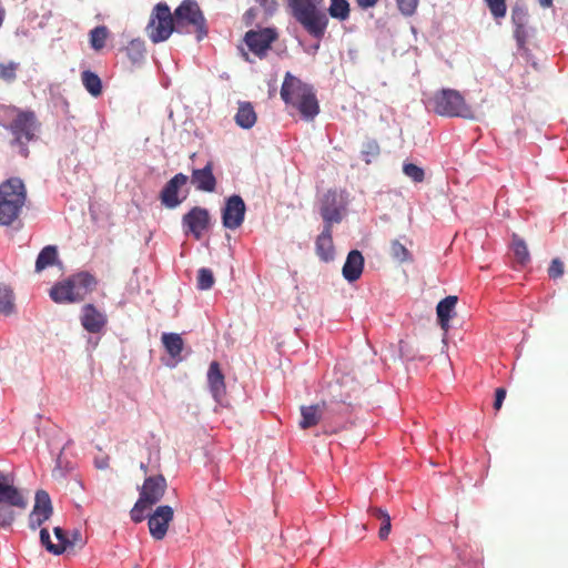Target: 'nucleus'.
<instances>
[{"instance_id":"obj_1","label":"nucleus","mask_w":568,"mask_h":568,"mask_svg":"<svg viewBox=\"0 0 568 568\" xmlns=\"http://www.w3.org/2000/svg\"><path fill=\"white\" fill-rule=\"evenodd\" d=\"M290 14L314 39L321 40L328 27V16L338 21L349 18L347 0H331L326 8L324 0H286Z\"/></svg>"},{"instance_id":"obj_2","label":"nucleus","mask_w":568,"mask_h":568,"mask_svg":"<svg viewBox=\"0 0 568 568\" xmlns=\"http://www.w3.org/2000/svg\"><path fill=\"white\" fill-rule=\"evenodd\" d=\"M0 125L11 132L12 144L19 146V153L24 158L28 156L27 144L34 139L38 129L34 113L0 104Z\"/></svg>"},{"instance_id":"obj_3","label":"nucleus","mask_w":568,"mask_h":568,"mask_svg":"<svg viewBox=\"0 0 568 568\" xmlns=\"http://www.w3.org/2000/svg\"><path fill=\"white\" fill-rule=\"evenodd\" d=\"M281 98L285 103L296 106L306 121L313 120L320 112L313 88L303 83L290 72L285 74L281 88Z\"/></svg>"},{"instance_id":"obj_4","label":"nucleus","mask_w":568,"mask_h":568,"mask_svg":"<svg viewBox=\"0 0 568 568\" xmlns=\"http://www.w3.org/2000/svg\"><path fill=\"white\" fill-rule=\"evenodd\" d=\"M27 197L23 182L18 178L0 184V224L9 226L19 216Z\"/></svg>"},{"instance_id":"obj_5","label":"nucleus","mask_w":568,"mask_h":568,"mask_svg":"<svg viewBox=\"0 0 568 568\" xmlns=\"http://www.w3.org/2000/svg\"><path fill=\"white\" fill-rule=\"evenodd\" d=\"M28 503L14 486L10 474L0 471V527H10L16 519L14 508L24 509Z\"/></svg>"},{"instance_id":"obj_6","label":"nucleus","mask_w":568,"mask_h":568,"mask_svg":"<svg viewBox=\"0 0 568 568\" xmlns=\"http://www.w3.org/2000/svg\"><path fill=\"white\" fill-rule=\"evenodd\" d=\"M433 101L436 113L440 115L475 119L473 110L456 90L443 89L434 97Z\"/></svg>"},{"instance_id":"obj_7","label":"nucleus","mask_w":568,"mask_h":568,"mask_svg":"<svg viewBox=\"0 0 568 568\" xmlns=\"http://www.w3.org/2000/svg\"><path fill=\"white\" fill-rule=\"evenodd\" d=\"M146 31L154 43L165 41L173 31H176L174 13H171L166 3H158L154 7Z\"/></svg>"},{"instance_id":"obj_8","label":"nucleus","mask_w":568,"mask_h":568,"mask_svg":"<svg viewBox=\"0 0 568 568\" xmlns=\"http://www.w3.org/2000/svg\"><path fill=\"white\" fill-rule=\"evenodd\" d=\"M174 19L176 32H182L184 26L191 24L196 29L197 40H202L207 34L205 18L194 0H183L174 11Z\"/></svg>"},{"instance_id":"obj_9","label":"nucleus","mask_w":568,"mask_h":568,"mask_svg":"<svg viewBox=\"0 0 568 568\" xmlns=\"http://www.w3.org/2000/svg\"><path fill=\"white\" fill-rule=\"evenodd\" d=\"M346 207V200L343 193L328 191L324 194L321 203V216L324 225L332 226L333 223H339L343 219V212Z\"/></svg>"},{"instance_id":"obj_10","label":"nucleus","mask_w":568,"mask_h":568,"mask_svg":"<svg viewBox=\"0 0 568 568\" xmlns=\"http://www.w3.org/2000/svg\"><path fill=\"white\" fill-rule=\"evenodd\" d=\"M246 205L243 199L233 194L226 199L222 209V223L225 229L236 230L244 222Z\"/></svg>"},{"instance_id":"obj_11","label":"nucleus","mask_w":568,"mask_h":568,"mask_svg":"<svg viewBox=\"0 0 568 568\" xmlns=\"http://www.w3.org/2000/svg\"><path fill=\"white\" fill-rule=\"evenodd\" d=\"M53 513L50 496L44 490L36 493L34 506L29 515V528L36 530L47 521Z\"/></svg>"},{"instance_id":"obj_12","label":"nucleus","mask_w":568,"mask_h":568,"mask_svg":"<svg viewBox=\"0 0 568 568\" xmlns=\"http://www.w3.org/2000/svg\"><path fill=\"white\" fill-rule=\"evenodd\" d=\"M173 508L168 505L159 506L149 517V529L151 536L156 540H162L168 531L170 521L173 519Z\"/></svg>"},{"instance_id":"obj_13","label":"nucleus","mask_w":568,"mask_h":568,"mask_svg":"<svg viewBox=\"0 0 568 568\" xmlns=\"http://www.w3.org/2000/svg\"><path fill=\"white\" fill-rule=\"evenodd\" d=\"M275 39L276 32L271 28H265L260 31L250 30L245 34L246 45L254 54L260 58L266 53Z\"/></svg>"},{"instance_id":"obj_14","label":"nucleus","mask_w":568,"mask_h":568,"mask_svg":"<svg viewBox=\"0 0 568 568\" xmlns=\"http://www.w3.org/2000/svg\"><path fill=\"white\" fill-rule=\"evenodd\" d=\"M183 226L187 227L186 233H192L196 240H200L203 231L210 224V214L206 209L195 206L190 210L182 219Z\"/></svg>"},{"instance_id":"obj_15","label":"nucleus","mask_w":568,"mask_h":568,"mask_svg":"<svg viewBox=\"0 0 568 568\" xmlns=\"http://www.w3.org/2000/svg\"><path fill=\"white\" fill-rule=\"evenodd\" d=\"M166 489V479L162 475L145 478L139 499L150 507L161 500Z\"/></svg>"},{"instance_id":"obj_16","label":"nucleus","mask_w":568,"mask_h":568,"mask_svg":"<svg viewBox=\"0 0 568 568\" xmlns=\"http://www.w3.org/2000/svg\"><path fill=\"white\" fill-rule=\"evenodd\" d=\"M189 178L183 173L175 174L171 180L166 182L161 191L160 199L161 203L168 209L178 207L182 200L179 199V190L186 184Z\"/></svg>"},{"instance_id":"obj_17","label":"nucleus","mask_w":568,"mask_h":568,"mask_svg":"<svg viewBox=\"0 0 568 568\" xmlns=\"http://www.w3.org/2000/svg\"><path fill=\"white\" fill-rule=\"evenodd\" d=\"M81 324L89 333H99L106 324V315L92 304L82 307Z\"/></svg>"},{"instance_id":"obj_18","label":"nucleus","mask_w":568,"mask_h":568,"mask_svg":"<svg viewBox=\"0 0 568 568\" xmlns=\"http://www.w3.org/2000/svg\"><path fill=\"white\" fill-rule=\"evenodd\" d=\"M364 267V257L357 250H353L348 253L344 263L342 273L346 281L355 282L362 275Z\"/></svg>"},{"instance_id":"obj_19","label":"nucleus","mask_w":568,"mask_h":568,"mask_svg":"<svg viewBox=\"0 0 568 568\" xmlns=\"http://www.w3.org/2000/svg\"><path fill=\"white\" fill-rule=\"evenodd\" d=\"M71 286L73 288V295L79 301H82L84 296L92 291L95 285L94 277L87 272H80L69 277Z\"/></svg>"},{"instance_id":"obj_20","label":"nucleus","mask_w":568,"mask_h":568,"mask_svg":"<svg viewBox=\"0 0 568 568\" xmlns=\"http://www.w3.org/2000/svg\"><path fill=\"white\" fill-rule=\"evenodd\" d=\"M192 183L197 190L204 192H213L215 190L216 180L213 175L211 163H207L203 169L193 170Z\"/></svg>"},{"instance_id":"obj_21","label":"nucleus","mask_w":568,"mask_h":568,"mask_svg":"<svg viewBox=\"0 0 568 568\" xmlns=\"http://www.w3.org/2000/svg\"><path fill=\"white\" fill-rule=\"evenodd\" d=\"M317 255L324 261H332L334 257V245L332 240V226L324 225L322 233L316 240Z\"/></svg>"},{"instance_id":"obj_22","label":"nucleus","mask_w":568,"mask_h":568,"mask_svg":"<svg viewBox=\"0 0 568 568\" xmlns=\"http://www.w3.org/2000/svg\"><path fill=\"white\" fill-rule=\"evenodd\" d=\"M207 381L211 393L216 400H220L225 392L224 376L217 362H212L207 372Z\"/></svg>"},{"instance_id":"obj_23","label":"nucleus","mask_w":568,"mask_h":568,"mask_svg":"<svg viewBox=\"0 0 568 568\" xmlns=\"http://www.w3.org/2000/svg\"><path fill=\"white\" fill-rule=\"evenodd\" d=\"M457 301V296L449 295L437 304V318L440 327L444 331H447L449 327V320L452 317V314L454 313Z\"/></svg>"},{"instance_id":"obj_24","label":"nucleus","mask_w":568,"mask_h":568,"mask_svg":"<svg viewBox=\"0 0 568 568\" xmlns=\"http://www.w3.org/2000/svg\"><path fill=\"white\" fill-rule=\"evenodd\" d=\"M256 113L251 102H239V109L234 116L235 123L242 129H251L256 123Z\"/></svg>"},{"instance_id":"obj_25","label":"nucleus","mask_w":568,"mask_h":568,"mask_svg":"<svg viewBox=\"0 0 568 568\" xmlns=\"http://www.w3.org/2000/svg\"><path fill=\"white\" fill-rule=\"evenodd\" d=\"M324 413V404H316L311 406H301V420L300 426L303 429L315 426L322 418Z\"/></svg>"},{"instance_id":"obj_26","label":"nucleus","mask_w":568,"mask_h":568,"mask_svg":"<svg viewBox=\"0 0 568 568\" xmlns=\"http://www.w3.org/2000/svg\"><path fill=\"white\" fill-rule=\"evenodd\" d=\"M73 293V288L68 278L52 286V288L50 290V297L55 303H74L78 302V300L75 298Z\"/></svg>"},{"instance_id":"obj_27","label":"nucleus","mask_w":568,"mask_h":568,"mask_svg":"<svg viewBox=\"0 0 568 568\" xmlns=\"http://www.w3.org/2000/svg\"><path fill=\"white\" fill-rule=\"evenodd\" d=\"M14 312V294L8 285L0 283V314L10 316Z\"/></svg>"},{"instance_id":"obj_28","label":"nucleus","mask_w":568,"mask_h":568,"mask_svg":"<svg viewBox=\"0 0 568 568\" xmlns=\"http://www.w3.org/2000/svg\"><path fill=\"white\" fill-rule=\"evenodd\" d=\"M58 257V251L54 245L44 246L36 261V272L40 273L45 270L48 266H51L55 263Z\"/></svg>"},{"instance_id":"obj_29","label":"nucleus","mask_w":568,"mask_h":568,"mask_svg":"<svg viewBox=\"0 0 568 568\" xmlns=\"http://www.w3.org/2000/svg\"><path fill=\"white\" fill-rule=\"evenodd\" d=\"M368 513L371 516L381 520L379 521L381 528L378 531V536L383 540L386 539L392 529L390 516L388 515V513L386 510L378 508V507H371L368 509Z\"/></svg>"},{"instance_id":"obj_30","label":"nucleus","mask_w":568,"mask_h":568,"mask_svg":"<svg viewBox=\"0 0 568 568\" xmlns=\"http://www.w3.org/2000/svg\"><path fill=\"white\" fill-rule=\"evenodd\" d=\"M82 84L92 97H99L102 93V82L99 75L90 70L81 74Z\"/></svg>"},{"instance_id":"obj_31","label":"nucleus","mask_w":568,"mask_h":568,"mask_svg":"<svg viewBox=\"0 0 568 568\" xmlns=\"http://www.w3.org/2000/svg\"><path fill=\"white\" fill-rule=\"evenodd\" d=\"M162 343L166 352L173 357L180 356L183 349V339L176 333H164L162 335Z\"/></svg>"},{"instance_id":"obj_32","label":"nucleus","mask_w":568,"mask_h":568,"mask_svg":"<svg viewBox=\"0 0 568 568\" xmlns=\"http://www.w3.org/2000/svg\"><path fill=\"white\" fill-rule=\"evenodd\" d=\"M126 53L129 59L133 63H140L144 60L145 57V45L144 42L140 39L132 40L126 47Z\"/></svg>"},{"instance_id":"obj_33","label":"nucleus","mask_w":568,"mask_h":568,"mask_svg":"<svg viewBox=\"0 0 568 568\" xmlns=\"http://www.w3.org/2000/svg\"><path fill=\"white\" fill-rule=\"evenodd\" d=\"M109 31L104 26L95 27L90 31V44L95 50L99 51L104 48L105 41L108 38Z\"/></svg>"},{"instance_id":"obj_34","label":"nucleus","mask_w":568,"mask_h":568,"mask_svg":"<svg viewBox=\"0 0 568 568\" xmlns=\"http://www.w3.org/2000/svg\"><path fill=\"white\" fill-rule=\"evenodd\" d=\"M513 250L517 261L520 264H525L529 261V252L527 245L525 241L517 235L513 236Z\"/></svg>"},{"instance_id":"obj_35","label":"nucleus","mask_w":568,"mask_h":568,"mask_svg":"<svg viewBox=\"0 0 568 568\" xmlns=\"http://www.w3.org/2000/svg\"><path fill=\"white\" fill-rule=\"evenodd\" d=\"M389 252L390 256L399 263L407 262L410 258L409 251L398 240L392 241Z\"/></svg>"},{"instance_id":"obj_36","label":"nucleus","mask_w":568,"mask_h":568,"mask_svg":"<svg viewBox=\"0 0 568 568\" xmlns=\"http://www.w3.org/2000/svg\"><path fill=\"white\" fill-rule=\"evenodd\" d=\"M196 286L201 291L210 290L214 285V275L210 268L201 267L197 271Z\"/></svg>"},{"instance_id":"obj_37","label":"nucleus","mask_w":568,"mask_h":568,"mask_svg":"<svg viewBox=\"0 0 568 568\" xmlns=\"http://www.w3.org/2000/svg\"><path fill=\"white\" fill-rule=\"evenodd\" d=\"M403 173L415 183H420L425 179L424 169L414 163H404Z\"/></svg>"},{"instance_id":"obj_38","label":"nucleus","mask_w":568,"mask_h":568,"mask_svg":"<svg viewBox=\"0 0 568 568\" xmlns=\"http://www.w3.org/2000/svg\"><path fill=\"white\" fill-rule=\"evenodd\" d=\"M19 68V63L14 61H10L8 63L0 62V80H3L8 83H11L17 78V70Z\"/></svg>"},{"instance_id":"obj_39","label":"nucleus","mask_w":568,"mask_h":568,"mask_svg":"<svg viewBox=\"0 0 568 568\" xmlns=\"http://www.w3.org/2000/svg\"><path fill=\"white\" fill-rule=\"evenodd\" d=\"M379 154V145L375 140H367L363 143L362 155L366 163H371L373 158Z\"/></svg>"},{"instance_id":"obj_40","label":"nucleus","mask_w":568,"mask_h":568,"mask_svg":"<svg viewBox=\"0 0 568 568\" xmlns=\"http://www.w3.org/2000/svg\"><path fill=\"white\" fill-rule=\"evenodd\" d=\"M40 541L45 549L53 555H61L63 552V547L55 546V544L51 541L50 534L47 528H42L40 530Z\"/></svg>"},{"instance_id":"obj_41","label":"nucleus","mask_w":568,"mask_h":568,"mask_svg":"<svg viewBox=\"0 0 568 568\" xmlns=\"http://www.w3.org/2000/svg\"><path fill=\"white\" fill-rule=\"evenodd\" d=\"M53 534L59 541L58 544H55V546L63 547V552L68 548L77 546V541H71L70 538L67 536L65 531L61 527H54Z\"/></svg>"},{"instance_id":"obj_42","label":"nucleus","mask_w":568,"mask_h":568,"mask_svg":"<svg viewBox=\"0 0 568 568\" xmlns=\"http://www.w3.org/2000/svg\"><path fill=\"white\" fill-rule=\"evenodd\" d=\"M487 6L495 18H503L506 14L505 0H485Z\"/></svg>"},{"instance_id":"obj_43","label":"nucleus","mask_w":568,"mask_h":568,"mask_svg":"<svg viewBox=\"0 0 568 568\" xmlns=\"http://www.w3.org/2000/svg\"><path fill=\"white\" fill-rule=\"evenodd\" d=\"M399 11L409 17L415 13L418 0H396Z\"/></svg>"},{"instance_id":"obj_44","label":"nucleus","mask_w":568,"mask_h":568,"mask_svg":"<svg viewBox=\"0 0 568 568\" xmlns=\"http://www.w3.org/2000/svg\"><path fill=\"white\" fill-rule=\"evenodd\" d=\"M150 506L138 499L134 507L130 511L131 519L134 523H141L144 519L143 511Z\"/></svg>"},{"instance_id":"obj_45","label":"nucleus","mask_w":568,"mask_h":568,"mask_svg":"<svg viewBox=\"0 0 568 568\" xmlns=\"http://www.w3.org/2000/svg\"><path fill=\"white\" fill-rule=\"evenodd\" d=\"M514 36L517 41L518 50L526 54L528 50L525 47V42L527 39V31L525 26L516 27Z\"/></svg>"},{"instance_id":"obj_46","label":"nucleus","mask_w":568,"mask_h":568,"mask_svg":"<svg viewBox=\"0 0 568 568\" xmlns=\"http://www.w3.org/2000/svg\"><path fill=\"white\" fill-rule=\"evenodd\" d=\"M511 20L515 27L526 26L527 23V12L521 7H515L511 10Z\"/></svg>"},{"instance_id":"obj_47","label":"nucleus","mask_w":568,"mask_h":568,"mask_svg":"<svg viewBox=\"0 0 568 568\" xmlns=\"http://www.w3.org/2000/svg\"><path fill=\"white\" fill-rule=\"evenodd\" d=\"M548 273L552 278L561 277L564 274V263L559 258H554L549 266Z\"/></svg>"},{"instance_id":"obj_48","label":"nucleus","mask_w":568,"mask_h":568,"mask_svg":"<svg viewBox=\"0 0 568 568\" xmlns=\"http://www.w3.org/2000/svg\"><path fill=\"white\" fill-rule=\"evenodd\" d=\"M267 14H273L276 11V0H255Z\"/></svg>"},{"instance_id":"obj_49","label":"nucleus","mask_w":568,"mask_h":568,"mask_svg":"<svg viewBox=\"0 0 568 568\" xmlns=\"http://www.w3.org/2000/svg\"><path fill=\"white\" fill-rule=\"evenodd\" d=\"M505 397H506V389L497 388L496 393H495V402H494L495 409H500V407L503 406Z\"/></svg>"},{"instance_id":"obj_50","label":"nucleus","mask_w":568,"mask_h":568,"mask_svg":"<svg viewBox=\"0 0 568 568\" xmlns=\"http://www.w3.org/2000/svg\"><path fill=\"white\" fill-rule=\"evenodd\" d=\"M52 476L54 478H57V479L63 477V471H62V468H61V456H59L58 459H57V466L52 470Z\"/></svg>"},{"instance_id":"obj_51","label":"nucleus","mask_w":568,"mask_h":568,"mask_svg":"<svg viewBox=\"0 0 568 568\" xmlns=\"http://www.w3.org/2000/svg\"><path fill=\"white\" fill-rule=\"evenodd\" d=\"M356 1H357V4L363 9L372 8L378 2V0H356Z\"/></svg>"},{"instance_id":"obj_52","label":"nucleus","mask_w":568,"mask_h":568,"mask_svg":"<svg viewBox=\"0 0 568 568\" xmlns=\"http://www.w3.org/2000/svg\"><path fill=\"white\" fill-rule=\"evenodd\" d=\"M71 541H77V546L82 545V536L79 530H74L72 532V538H70Z\"/></svg>"},{"instance_id":"obj_53","label":"nucleus","mask_w":568,"mask_h":568,"mask_svg":"<svg viewBox=\"0 0 568 568\" xmlns=\"http://www.w3.org/2000/svg\"><path fill=\"white\" fill-rule=\"evenodd\" d=\"M540 7L550 8L552 6L554 0H538Z\"/></svg>"},{"instance_id":"obj_54","label":"nucleus","mask_w":568,"mask_h":568,"mask_svg":"<svg viewBox=\"0 0 568 568\" xmlns=\"http://www.w3.org/2000/svg\"><path fill=\"white\" fill-rule=\"evenodd\" d=\"M97 467L100 468V469H104L108 467V460L106 459H102V460H97Z\"/></svg>"},{"instance_id":"obj_55","label":"nucleus","mask_w":568,"mask_h":568,"mask_svg":"<svg viewBox=\"0 0 568 568\" xmlns=\"http://www.w3.org/2000/svg\"><path fill=\"white\" fill-rule=\"evenodd\" d=\"M3 18H4V9L2 7H0V26L2 24Z\"/></svg>"},{"instance_id":"obj_56","label":"nucleus","mask_w":568,"mask_h":568,"mask_svg":"<svg viewBox=\"0 0 568 568\" xmlns=\"http://www.w3.org/2000/svg\"><path fill=\"white\" fill-rule=\"evenodd\" d=\"M245 14L247 16V18L254 17V9L247 10Z\"/></svg>"},{"instance_id":"obj_57","label":"nucleus","mask_w":568,"mask_h":568,"mask_svg":"<svg viewBox=\"0 0 568 568\" xmlns=\"http://www.w3.org/2000/svg\"><path fill=\"white\" fill-rule=\"evenodd\" d=\"M320 48V43H316L312 47L313 52L317 51Z\"/></svg>"},{"instance_id":"obj_58","label":"nucleus","mask_w":568,"mask_h":568,"mask_svg":"<svg viewBox=\"0 0 568 568\" xmlns=\"http://www.w3.org/2000/svg\"><path fill=\"white\" fill-rule=\"evenodd\" d=\"M140 467H141L142 470L146 471V465L145 464L141 463Z\"/></svg>"}]
</instances>
